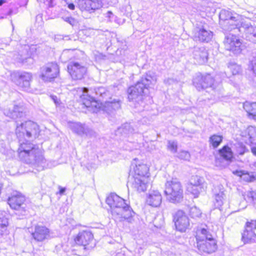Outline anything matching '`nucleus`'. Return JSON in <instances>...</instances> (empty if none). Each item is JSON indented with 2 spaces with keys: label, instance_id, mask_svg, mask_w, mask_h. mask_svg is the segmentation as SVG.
I'll list each match as a JSON object with an SVG mask.
<instances>
[{
  "label": "nucleus",
  "instance_id": "obj_1",
  "mask_svg": "<svg viewBox=\"0 0 256 256\" xmlns=\"http://www.w3.org/2000/svg\"><path fill=\"white\" fill-rule=\"evenodd\" d=\"M20 159L26 164L38 169L43 170L46 166V160L44 152L38 146L29 141L20 143L18 148Z\"/></svg>",
  "mask_w": 256,
  "mask_h": 256
},
{
  "label": "nucleus",
  "instance_id": "obj_2",
  "mask_svg": "<svg viewBox=\"0 0 256 256\" xmlns=\"http://www.w3.org/2000/svg\"><path fill=\"white\" fill-rule=\"evenodd\" d=\"M156 82V77L153 72H149L142 76L135 85L128 88L127 93L128 100L137 102L143 108L144 95L148 93L150 85L154 84Z\"/></svg>",
  "mask_w": 256,
  "mask_h": 256
},
{
  "label": "nucleus",
  "instance_id": "obj_3",
  "mask_svg": "<svg viewBox=\"0 0 256 256\" xmlns=\"http://www.w3.org/2000/svg\"><path fill=\"white\" fill-rule=\"evenodd\" d=\"M106 202L110 206L112 214L117 216L120 221L126 220L128 222H132L135 212L122 198L112 193L106 198Z\"/></svg>",
  "mask_w": 256,
  "mask_h": 256
},
{
  "label": "nucleus",
  "instance_id": "obj_4",
  "mask_svg": "<svg viewBox=\"0 0 256 256\" xmlns=\"http://www.w3.org/2000/svg\"><path fill=\"white\" fill-rule=\"evenodd\" d=\"M196 238V247L200 252L210 254L217 249L216 240L206 228H202L198 230Z\"/></svg>",
  "mask_w": 256,
  "mask_h": 256
},
{
  "label": "nucleus",
  "instance_id": "obj_5",
  "mask_svg": "<svg viewBox=\"0 0 256 256\" xmlns=\"http://www.w3.org/2000/svg\"><path fill=\"white\" fill-rule=\"evenodd\" d=\"M164 192L166 199L171 202L179 203L183 199L182 186L177 178H172L166 182Z\"/></svg>",
  "mask_w": 256,
  "mask_h": 256
},
{
  "label": "nucleus",
  "instance_id": "obj_6",
  "mask_svg": "<svg viewBox=\"0 0 256 256\" xmlns=\"http://www.w3.org/2000/svg\"><path fill=\"white\" fill-rule=\"evenodd\" d=\"M134 170L135 176L132 182L133 187L139 192L145 191L147 188V178L146 176H148V167L145 164H136L134 166Z\"/></svg>",
  "mask_w": 256,
  "mask_h": 256
},
{
  "label": "nucleus",
  "instance_id": "obj_7",
  "mask_svg": "<svg viewBox=\"0 0 256 256\" xmlns=\"http://www.w3.org/2000/svg\"><path fill=\"white\" fill-rule=\"evenodd\" d=\"M235 34L233 33L225 34L223 42L226 50L231 52L234 54L238 55L242 53L246 46Z\"/></svg>",
  "mask_w": 256,
  "mask_h": 256
},
{
  "label": "nucleus",
  "instance_id": "obj_8",
  "mask_svg": "<svg viewBox=\"0 0 256 256\" xmlns=\"http://www.w3.org/2000/svg\"><path fill=\"white\" fill-rule=\"evenodd\" d=\"M214 82V80L210 74H202L200 72L196 74L192 80L193 85L198 91L212 88Z\"/></svg>",
  "mask_w": 256,
  "mask_h": 256
},
{
  "label": "nucleus",
  "instance_id": "obj_9",
  "mask_svg": "<svg viewBox=\"0 0 256 256\" xmlns=\"http://www.w3.org/2000/svg\"><path fill=\"white\" fill-rule=\"evenodd\" d=\"M68 70L74 80H80L87 72V68L84 63L78 61H72L68 65Z\"/></svg>",
  "mask_w": 256,
  "mask_h": 256
},
{
  "label": "nucleus",
  "instance_id": "obj_10",
  "mask_svg": "<svg viewBox=\"0 0 256 256\" xmlns=\"http://www.w3.org/2000/svg\"><path fill=\"white\" fill-rule=\"evenodd\" d=\"M246 20L241 19L240 17L237 14H234L232 18L228 19L222 23V28L224 31V34L228 32L234 31L233 34H236L238 32H242V28H241V22Z\"/></svg>",
  "mask_w": 256,
  "mask_h": 256
},
{
  "label": "nucleus",
  "instance_id": "obj_11",
  "mask_svg": "<svg viewBox=\"0 0 256 256\" xmlns=\"http://www.w3.org/2000/svg\"><path fill=\"white\" fill-rule=\"evenodd\" d=\"M76 243L83 246L84 250H90L96 245L94 240V236L90 230L80 232L74 238Z\"/></svg>",
  "mask_w": 256,
  "mask_h": 256
},
{
  "label": "nucleus",
  "instance_id": "obj_12",
  "mask_svg": "<svg viewBox=\"0 0 256 256\" xmlns=\"http://www.w3.org/2000/svg\"><path fill=\"white\" fill-rule=\"evenodd\" d=\"M40 77L44 82H50L59 74V67L55 62L48 63L40 68Z\"/></svg>",
  "mask_w": 256,
  "mask_h": 256
},
{
  "label": "nucleus",
  "instance_id": "obj_13",
  "mask_svg": "<svg viewBox=\"0 0 256 256\" xmlns=\"http://www.w3.org/2000/svg\"><path fill=\"white\" fill-rule=\"evenodd\" d=\"M256 221L251 220L247 222L245 225V230L242 234V240L244 244L248 242H256Z\"/></svg>",
  "mask_w": 256,
  "mask_h": 256
},
{
  "label": "nucleus",
  "instance_id": "obj_14",
  "mask_svg": "<svg viewBox=\"0 0 256 256\" xmlns=\"http://www.w3.org/2000/svg\"><path fill=\"white\" fill-rule=\"evenodd\" d=\"M241 28L245 33L246 40L256 44V23L246 19L241 22Z\"/></svg>",
  "mask_w": 256,
  "mask_h": 256
},
{
  "label": "nucleus",
  "instance_id": "obj_15",
  "mask_svg": "<svg viewBox=\"0 0 256 256\" xmlns=\"http://www.w3.org/2000/svg\"><path fill=\"white\" fill-rule=\"evenodd\" d=\"M78 6L82 11L93 13L102 6V0H78Z\"/></svg>",
  "mask_w": 256,
  "mask_h": 256
},
{
  "label": "nucleus",
  "instance_id": "obj_16",
  "mask_svg": "<svg viewBox=\"0 0 256 256\" xmlns=\"http://www.w3.org/2000/svg\"><path fill=\"white\" fill-rule=\"evenodd\" d=\"M174 220L176 230L180 232H185L190 226L189 218L182 210H179L176 212Z\"/></svg>",
  "mask_w": 256,
  "mask_h": 256
},
{
  "label": "nucleus",
  "instance_id": "obj_17",
  "mask_svg": "<svg viewBox=\"0 0 256 256\" xmlns=\"http://www.w3.org/2000/svg\"><path fill=\"white\" fill-rule=\"evenodd\" d=\"M25 200L24 196L20 193L15 192L8 198V202L12 208L25 212Z\"/></svg>",
  "mask_w": 256,
  "mask_h": 256
},
{
  "label": "nucleus",
  "instance_id": "obj_18",
  "mask_svg": "<svg viewBox=\"0 0 256 256\" xmlns=\"http://www.w3.org/2000/svg\"><path fill=\"white\" fill-rule=\"evenodd\" d=\"M20 129L26 130V137L27 138H36L39 132L38 125L32 121H27L24 123H22L18 127V134L20 136H22V132L20 131Z\"/></svg>",
  "mask_w": 256,
  "mask_h": 256
},
{
  "label": "nucleus",
  "instance_id": "obj_19",
  "mask_svg": "<svg viewBox=\"0 0 256 256\" xmlns=\"http://www.w3.org/2000/svg\"><path fill=\"white\" fill-rule=\"evenodd\" d=\"M69 126L73 132L80 136H86L91 137L94 136V132L85 124L79 122H72L70 123Z\"/></svg>",
  "mask_w": 256,
  "mask_h": 256
},
{
  "label": "nucleus",
  "instance_id": "obj_20",
  "mask_svg": "<svg viewBox=\"0 0 256 256\" xmlns=\"http://www.w3.org/2000/svg\"><path fill=\"white\" fill-rule=\"evenodd\" d=\"M122 102L118 98H112L110 97L106 100L100 102L101 108L104 112L110 114L120 109Z\"/></svg>",
  "mask_w": 256,
  "mask_h": 256
},
{
  "label": "nucleus",
  "instance_id": "obj_21",
  "mask_svg": "<svg viewBox=\"0 0 256 256\" xmlns=\"http://www.w3.org/2000/svg\"><path fill=\"white\" fill-rule=\"evenodd\" d=\"M192 56L194 62L198 64H204L208 61V53L204 47H194Z\"/></svg>",
  "mask_w": 256,
  "mask_h": 256
},
{
  "label": "nucleus",
  "instance_id": "obj_22",
  "mask_svg": "<svg viewBox=\"0 0 256 256\" xmlns=\"http://www.w3.org/2000/svg\"><path fill=\"white\" fill-rule=\"evenodd\" d=\"M218 152L220 158L216 159V164L217 165L220 164V163L222 161L224 160L226 162L222 164V166H228L232 162L233 158V153L231 148L228 146H224L218 150Z\"/></svg>",
  "mask_w": 256,
  "mask_h": 256
},
{
  "label": "nucleus",
  "instance_id": "obj_23",
  "mask_svg": "<svg viewBox=\"0 0 256 256\" xmlns=\"http://www.w3.org/2000/svg\"><path fill=\"white\" fill-rule=\"evenodd\" d=\"M32 238L36 242H42L50 236V230L45 226L36 225L32 233Z\"/></svg>",
  "mask_w": 256,
  "mask_h": 256
},
{
  "label": "nucleus",
  "instance_id": "obj_24",
  "mask_svg": "<svg viewBox=\"0 0 256 256\" xmlns=\"http://www.w3.org/2000/svg\"><path fill=\"white\" fill-rule=\"evenodd\" d=\"M24 108L21 106H10L8 108L4 109V114L12 119L21 118L24 115Z\"/></svg>",
  "mask_w": 256,
  "mask_h": 256
},
{
  "label": "nucleus",
  "instance_id": "obj_25",
  "mask_svg": "<svg viewBox=\"0 0 256 256\" xmlns=\"http://www.w3.org/2000/svg\"><path fill=\"white\" fill-rule=\"evenodd\" d=\"M162 201V196L158 190H150L147 194L146 203L152 207L160 206Z\"/></svg>",
  "mask_w": 256,
  "mask_h": 256
},
{
  "label": "nucleus",
  "instance_id": "obj_26",
  "mask_svg": "<svg viewBox=\"0 0 256 256\" xmlns=\"http://www.w3.org/2000/svg\"><path fill=\"white\" fill-rule=\"evenodd\" d=\"M194 37L196 41L208 42L212 38V32L210 30H207L204 28L196 29Z\"/></svg>",
  "mask_w": 256,
  "mask_h": 256
},
{
  "label": "nucleus",
  "instance_id": "obj_27",
  "mask_svg": "<svg viewBox=\"0 0 256 256\" xmlns=\"http://www.w3.org/2000/svg\"><path fill=\"white\" fill-rule=\"evenodd\" d=\"M17 76L18 78V85L24 88H28L32 78V74L30 72H18Z\"/></svg>",
  "mask_w": 256,
  "mask_h": 256
},
{
  "label": "nucleus",
  "instance_id": "obj_28",
  "mask_svg": "<svg viewBox=\"0 0 256 256\" xmlns=\"http://www.w3.org/2000/svg\"><path fill=\"white\" fill-rule=\"evenodd\" d=\"M83 94L80 96V98L83 104L87 108L90 106L96 107L97 101L93 97L88 94V88H82Z\"/></svg>",
  "mask_w": 256,
  "mask_h": 256
},
{
  "label": "nucleus",
  "instance_id": "obj_29",
  "mask_svg": "<svg viewBox=\"0 0 256 256\" xmlns=\"http://www.w3.org/2000/svg\"><path fill=\"white\" fill-rule=\"evenodd\" d=\"M243 108L252 118L256 119V102H246L243 104Z\"/></svg>",
  "mask_w": 256,
  "mask_h": 256
},
{
  "label": "nucleus",
  "instance_id": "obj_30",
  "mask_svg": "<svg viewBox=\"0 0 256 256\" xmlns=\"http://www.w3.org/2000/svg\"><path fill=\"white\" fill-rule=\"evenodd\" d=\"M94 90L96 98H98L97 101L102 102L110 97V94L108 91L104 87H98L95 88Z\"/></svg>",
  "mask_w": 256,
  "mask_h": 256
},
{
  "label": "nucleus",
  "instance_id": "obj_31",
  "mask_svg": "<svg viewBox=\"0 0 256 256\" xmlns=\"http://www.w3.org/2000/svg\"><path fill=\"white\" fill-rule=\"evenodd\" d=\"M27 52V50H24L22 54H15L14 59L18 62L23 64H32L34 60L30 56H25L24 54Z\"/></svg>",
  "mask_w": 256,
  "mask_h": 256
},
{
  "label": "nucleus",
  "instance_id": "obj_32",
  "mask_svg": "<svg viewBox=\"0 0 256 256\" xmlns=\"http://www.w3.org/2000/svg\"><path fill=\"white\" fill-rule=\"evenodd\" d=\"M8 219L4 212H0V236L4 234L8 226Z\"/></svg>",
  "mask_w": 256,
  "mask_h": 256
},
{
  "label": "nucleus",
  "instance_id": "obj_33",
  "mask_svg": "<svg viewBox=\"0 0 256 256\" xmlns=\"http://www.w3.org/2000/svg\"><path fill=\"white\" fill-rule=\"evenodd\" d=\"M188 190L194 196V198H197L200 192L204 190V188L192 184L190 183L188 187Z\"/></svg>",
  "mask_w": 256,
  "mask_h": 256
},
{
  "label": "nucleus",
  "instance_id": "obj_34",
  "mask_svg": "<svg viewBox=\"0 0 256 256\" xmlns=\"http://www.w3.org/2000/svg\"><path fill=\"white\" fill-rule=\"evenodd\" d=\"M234 14L228 10H221L219 14L220 25H222V23L226 21L228 19L232 18Z\"/></svg>",
  "mask_w": 256,
  "mask_h": 256
},
{
  "label": "nucleus",
  "instance_id": "obj_35",
  "mask_svg": "<svg viewBox=\"0 0 256 256\" xmlns=\"http://www.w3.org/2000/svg\"><path fill=\"white\" fill-rule=\"evenodd\" d=\"M234 174L248 182H252L255 178L254 176L250 175L248 172L244 170H236Z\"/></svg>",
  "mask_w": 256,
  "mask_h": 256
},
{
  "label": "nucleus",
  "instance_id": "obj_36",
  "mask_svg": "<svg viewBox=\"0 0 256 256\" xmlns=\"http://www.w3.org/2000/svg\"><path fill=\"white\" fill-rule=\"evenodd\" d=\"M223 137L222 136L214 134L210 138V144L214 148H217L222 142Z\"/></svg>",
  "mask_w": 256,
  "mask_h": 256
},
{
  "label": "nucleus",
  "instance_id": "obj_37",
  "mask_svg": "<svg viewBox=\"0 0 256 256\" xmlns=\"http://www.w3.org/2000/svg\"><path fill=\"white\" fill-rule=\"evenodd\" d=\"M214 203L216 208H220L224 204V202L226 200V194L214 195Z\"/></svg>",
  "mask_w": 256,
  "mask_h": 256
},
{
  "label": "nucleus",
  "instance_id": "obj_38",
  "mask_svg": "<svg viewBox=\"0 0 256 256\" xmlns=\"http://www.w3.org/2000/svg\"><path fill=\"white\" fill-rule=\"evenodd\" d=\"M228 66L233 75L238 74L242 70L240 66L234 62H228Z\"/></svg>",
  "mask_w": 256,
  "mask_h": 256
},
{
  "label": "nucleus",
  "instance_id": "obj_39",
  "mask_svg": "<svg viewBox=\"0 0 256 256\" xmlns=\"http://www.w3.org/2000/svg\"><path fill=\"white\" fill-rule=\"evenodd\" d=\"M190 184L203 188H204L205 186L204 178L198 176H194L192 177Z\"/></svg>",
  "mask_w": 256,
  "mask_h": 256
},
{
  "label": "nucleus",
  "instance_id": "obj_40",
  "mask_svg": "<svg viewBox=\"0 0 256 256\" xmlns=\"http://www.w3.org/2000/svg\"><path fill=\"white\" fill-rule=\"evenodd\" d=\"M189 214L192 218H199L201 216L202 212L196 206H193L190 208Z\"/></svg>",
  "mask_w": 256,
  "mask_h": 256
},
{
  "label": "nucleus",
  "instance_id": "obj_41",
  "mask_svg": "<svg viewBox=\"0 0 256 256\" xmlns=\"http://www.w3.org/2000/svg\"><path fill=\"white\" fill-rule=\"evenodd\" d=\"M224 192L225 190L223 186L220 184L215 186L212 189L213 196L217 194H225Z\"/></svg>",
  "mask_w": 256,
  "mask_h": 256
},
{
  "label": "nucleus",
  "instance_id": "obj_42",
  "mask_svg": "<svg viewBox=\"0 0 256 256\" xmlns=\"http://www.w3.org/2000/svg\"><path fill=\"white\" fill-rule=\"evenodd\" d=\"M19 126H17L16 130V134L19 140V144H20V143H22V142H26L28 140H26V138H27L26 137V130H22L20 129V132H22V135L20 136V134H18V127ZM20 144H19L20 146Z\"/></svg>",
  "mask_w": 256,
  "mask_h": 256
},
{
  "label": "nucleus",
  "instance_id": "obj_43",
  "mask_svg": "<svg viewBox=\"0 0 256 256\" xmlns=\"http://www.w3.org/2000/svg\"><path fill=\"white\" fill-rule=\"evenodd\" d=\"M167 148L172 152H176L178 150L177 142L174 140H168V142Z\"/></svg>",
  "mask_w": 256,
  "mask_h": 256
},
{
  "label": "nucleus",
  "instance_id": "obj_44",
  "mask_svg": "<svg viewBox=\"0 0 256 256\" xmlns=\"http://www.w3.org/2000/svg\"><path fill=\"white\" fill-rule=\"evenodd\" d=\"M118 131L122 134H126L128 132H132L129 124L126 123L122 124L120 128L118 129Z\"/></svg>",
  "mask_w": 256,
  "mask_h": 256
},
{
  "label": "nucleus",
  "instance_id": "obj_45",
  "mask_svg": "<svg viewBox=\"0 0 256 256\" xmlns=\"http://www.w3.org/2000/svg\"><path fill=\"white\" fill-rule=\"evenodd\" d=\"M178 157L182 160H189L190 158V155L188 152L182 150L178 154Z\"/></svg>",
  "mask_w": 256,
  "mask_h": 256
},
{
  "label": "nucleus",
  "instance_id": "obj_46",
  "mask_svg": "<svg viewBox=\"0 0 256 256\" xmlns=\"http://www.w3.org/2000/svg\"><path fill=\"white\" fill-rule=\"evenodd\" d=\"M62 40H71V38L68 35L64 36L62 34H56L54 36V40L56 42H58Z\"/></svg>",
  "mask_w": 256,
  "mask_h": 256
},
{
  "label": "nucleus",
  "instance_id": "obj_47",
  "mask_svg": "<svg viewBox=\"0 0 256 256\" xmlns=\"http://www.w3.org/2000/svg\"><path fill=\"white\" fill-rule=\"evenodd\" d=\"M9 150L6 148L4 144H0V154L4 155H7L8 154Z\"/></svg>",
  "mask_w": 256,
  "mask_h": 256
},
{
  "label": "nucleus",
  "instance_id": "obj_48",
  "mask_svg": "<svg viewBox=\"0 0 256 256\" xmlns=\"http://www.w3.org/2000/svg\"><path fill=\"white\" fill-rule=\"evenodd\" d=\"M248 134L250 136V138H251L254 136L256 134L255 129L254 127L250 126L249 127L248 129Z\"/></svg>",
  "mask_w": 256,
  "mask_h": 256
},
{
  "label": "nucleus",
  "instance_id": "obj_49",
  "mask_svg": "<svg viewBox=\"0 0 256 256\" xmlns=\"http://www.w3.org/2000/svg\"><path fill=\"white\" fill-rule=\"evenodd\" d=\"M64 20L72 26H74L76 23L75 20L72 17H66L64 18Z\"/></svg>",
  "mask_w": 256,
  "mask_h": 256
},
{
  "label": "nucleus",
  "instance_id": "obj_50",
  "mask_svg": "<svg viewBox=\"0 0 256 256\" xmlns=\"http://www.w3.org/2000/svg\"><path fill=\"white\" fill-rule=\"evenodd\" d=\"M248 196L252 198V200H256V192L250 191L248 192Z\"/></svg>",
  "mask_w": 256,
  "mask_h": 256
},
{
  "label": "nucleus",
  "instance_id": "obj_51",
  "mask_svg": "<svg viewBox=\"0 0 256 256\" xmlns=\"http://www.w3.org/2000/svg\"><path fill=\"white\" fill-rule=\"evenodd\" d=\"M105 15L106 17L108 18L109 20H111V18H112L114 16L111 11H108Z\"/></svg>",
  "mask_w": 256,
  "mask_h": 256
},
{
  "label": "nucleus",
  "instance_id": "obj_52",
  "mask_svg": "<svg viewBox=\"0 0 256 256\" xmlns=\"http://www.w3.org/2000/svg\"><path fill=\"white\" fill-rule=\"evenodd\" d=\"M114 256H126L121 250H119L116 252Z\"/></svg>",
  "mask_w": 256,
  "mask_h": 256
},
{
  "label": "nucleus",
  "instance_id": "obj_53",
  "mask_svg": "<svg viewBox=\"0 0 256 256\" xmlns=\"http://www.w3.org/2000/svg\"><path fill=\"white\" fill-rule=\"evenodd\" d=\"M68 8L71 10H74L75 8V6L74 4L70 3L68 4Z\"/></svg>",
  "mask_w": 256,
  "mask_h": 256
},
{
  "label": "nucleus",
  "instance_id": "obj_54",
  "mask_svg": "<svg viewBox=\"0 0 256 256\" xmlns=\"http://www.w3.org/2000/svg\"><path fill=\"white\" fill-rule=\"evenodd\" d=\"M252 152L256 156V146H253L251 148Z\"/></svg>",
  "mask_w": 256,
  "mask_h": 256
},
{
  "label": "nucleus",
  "instance_id": "obj_55",
  "mask_svg": "<svg viewBox=\"0 0 256 256\" xmlns=\"http://www.w3.org/2000/svg\"><path fill=\"white\" fill-rule=\"evenodd\" d=\"M48 3V5L49 7H52L53 6V0H46Z\"/></svg>",
  "mask_w": 256,
  "mask_h": 256
},
{
  "label": "nucleus",
  "instance_id": "obj_56",
  "mask_svg": "<svg viewBox=\"0 0 256 256\" xmlns=\"http://www.w3.org/2000/svg\"><path fill=\"white\" fill-rule=\"evenodd\" d=\"M66 191V188H60L59 192L60 194H62Z\"/></svg>",
  "mask_w": 256,
  "mask_h": 256
},
{
  "label": "nucleus",
  "instance_id": "obj_57",
  "mask_svg": "<svg viewBox=\"0 0 256 256\" xmlns=\"http://www.w3.org/2000/svg\"><path fill=\"white\" fill-rule=\"evenodd\" d=\"M52 99H53V100H54V103L56 104V103H58V101H57V98H56V96H53L52 97Z\"/></svg>",
  "mask_w": 256,
  "mask_h": 256
},
{
  "label": "nucleus",
  "instance_id": "obj_58",
  "mask_svg": "<svg viewBox=\"0 0 256 256\" xmlns=\"http://www.w3.org/2000/svg\"><path fill=\"white\" fill-rule=\"evenodd\" d=\"M5 2L4 0H0V6L2 5Z\"/></svg>",
  "mask_w": 256,
  "mask_h": 256
},
{
  "label": "nucleus",
  "instance_id": "obj_59",
  "mask_svg": "<svg viewBox=\"0 0 256 256\" xmlns=\"http://www.w3.org/2000/svg\"><path fill=\"white\" fill-rule=\"evenodd\" d=\"M12 12H13V11H12V10H9V11H8V15H10V14H12Z\"/></svg>",
  "mask_w": 256,
  "mask_h": 256
},
{
  "label": "nucleus",
  "instance_id": "obj_60",
  "mask_svg": "<svg viewBox=\"0 0 256 256\" xmlns=\"http://www.w3.org/2000/svg\"><path fill=\"white\" fill-rule=\"evenodd\" d=\"M4 16H0V19H4Z\"/></svg>",
  "mask_w": 256,
  "mask_h": 256
}]
</instances>
